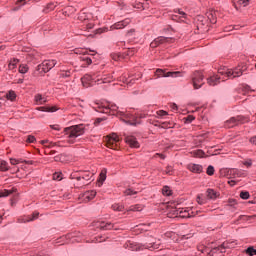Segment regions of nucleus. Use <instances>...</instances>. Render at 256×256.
<instances>
[{"instance_id": "obj_6", "label": "nucleus", "mask_w": 256, "mask_h": 256, "mask_svg": "<svg viewBox=\"0 0 256 256\" xmlns=\"http://www.w3.org/2000/svg\"><path fill=\"white\" fill-rule=\"evenodd\" d=\"M203 79H205L203 72L195 71L192 74V85L194 89H201L203 85H205V82L203 81Z\"/></svg>"}, {"instance_id": "obj_18", "label": "nucleus", "mask_w": 256, "mask_h": 256, "mask_svg": "<svg viewBox=\"0 0 256 256\" xmlns=\"http://www.w3.org/2000/svg\"><path fill=\"white\" fill-rule=\"evenodd\" d=\"M36 109L37 111H42L44 113H55V111H59V108L57 106H42Z\"/></svg>"}, {"instance_id": "obj_25", "label": "nucleus", "mask_w": 256, "mask_h": 256, "mask_svg": "<svg viewBox=\"0 0 256 256\" xmlns=\"http://www.w3.org/2000/svg\"><path fill=\"white\" fill-rule=\"evenodd\" d=\"M237 125L243 124V123H249V119L245 116H237L235 117Z\"/></svg>"}, {"instance_id": "obj_24", "label": "nucleus", "mask_w": 256, "mask_h": 256, "mask_svg": "<svg viewBox=\"0 0 256 256\" xmlns=\"http://www.w3.org/2000/svg\"><path fill=\"white\" fill-rule=\"evenodd\" d=\"M35 101L38 103V105H43V103H47V99L43 97L41 94H37L35 96Z\"/></svg>"}, {"instance_id": "obj_48", "label": "nucleus", "mask_w": 256, "mask_h": 256, "mask_svg": "<svg viewBox=\"0 0 256 256\" xmlns=\"http://www.w3.org/2000/svg\"><path fill=\"white\" fill-rule=\"evenodd\" d=\"M82 61H85V63L87 65H91L93 63V60H91V58L85 56V57H82Z\"/></svg>"}, {"instance_id": "obj_55", "label": "nucleus", "mask_w": 256, "mask_h": 256, "mask_svg": "<svg viewBox=\"0 0 256 256\" xmlns=\"http://www.w3.org/2000/svg\"><path fill=\"white\" fill-rule=\"evenodd\" d=\"M107 179V176L105 175V173L101 172L100 173V181H105Z\"/></svg>"}, {"instance_id": "obj_21", "label": "nucleus", "mask_w": 256, "mask_h": 256, "mask_svg": "<svg viewBox=\"0 0 256 256\" xmlns=\"http://www.w3.org/2000/svg\"><path fill=\"white\" fill-rule=\"evenodd\" d=\"M206 195H207L208 199H217L219 197V193H217L213 189H208L206 191Z\"/></svg>"}, {"instance_id": "obj_60", "label": "nucleus", "mask_w": 256, "mask_h": 256, "mask_svg": "<svg viewBox=\"0 0 256 256\" xmlns=\"http://www.w3.org/2000/svg\"><path fill=\"white\" fill-rule=\"evenodd\" d=\"M228 183H229V185H230L231 187H233L236 182H235V180H230V181H228Z\"/></svg>"}, {"instance_id": "obj_41", "label": "nucleus", "mask_w": 256, "mask_h": 256, "mask_svg": "<svg viewBox=\"0 0 256 256\" xmlns=\"http://www.w3.org/2000/svg\"><path fill=\"white\" fill-rule=\"evenodd\" d=\"M206 173L207 175H210V176L215 175V168L212 165L208 166Z\"/></svg>"}, {"instance_id": "obj_16", "label": "nucleus", "mask_w": 256, "mask_h": 256, "mask_svg": "<svg viewBox=\"0 0 256 256\" xmlns=\"http://www.w3.org/2000/svg\"><path fill=\"white\" fill-rule=\"evenodd\" d=\"M125 142L130 147L134 149H139V142L137 141V138H135V136H125Z\"/></svg>"}, {"instance_id": "obj_29", "label": "nucleus", "mask_w": 256, "mask_h": 256, "mask_svg": "<svg viewBox=\"0 0 256 256\" xmlns=\"http://www.w3.org/2000/svg\"><path fill=\"white\" fill-rule=\"evenodd\" d=\"M127 211H143V206L140 204L130 206Z\"/></svg>"}, {"instance_id": "obj_2", "label": "nucleus", "mask_w": 256, "mask_h": 256, "mask_svg": "<svg viewBox=\"0 0 256 256\" xmlns=\"http://www.w3.org/2000/svg\"><path fill=\"white\" fill-rule=\"evenodd\" d=\"M65 135H67V143L73 145L77 137H81L85 133V126L83 124L70 126L64 129Z\"/></svg>"}, {"instance_id": "obj_9", "label": "nucleus", "mask_w": 256, "mask_h": 256, "mask_svg": "<svg viewBox=\"0 0 256 256\" xmlns=\"http://www.w3.org/2000/svg\"><path fill=\"white\" fill-rule=\"evenodd\" d=\"M166 43H173V38L160 36L151 42L150 47L155 49V47H159V45H165Z\"/></svg>"}, {"instance_id": "obj_45", "label": "nucleus", "mask_w": 256, "mask_h": 256, "mask_svg": "<svg viewBox=\"0 0 256 256\" xmlns=\"http://www.w3.org/2000/svg\"><path fill=\"white\" fill-rule=\"evenodd\" d=\"M36 139L35 136L29 135L27 136L26 143H35Z\"/></svg>"}, {"instance_id": "obj_14", "label": "nucleus", "mask_w": 256, "mask_h": 256, "mask_svg": "<svg viewBox=\"0 0 256 256\" xmlns=\"http://www.w3.org/2000/svg\"><path fill=\"white\" fill-rule=\"evenodd\" d=\"M37 219H39V212H34L32 215L18 218V223H31V221H37Z\"/></svg>"}, {"instance_id": "obj_1", "label": "nucleus", "mask_w": 256, "mask_h": 256, "mask_svg": "<svg viewBox=\"0 0 256 256\" xmlns=\"http://www.w3.org/2000/svg\"><path fill=\"white\" fill-rule=\"evenodd\" d=\"M246 71H247V66L245 65H238L237 67L232 69L223 67L218 70V73L221 76L219 75L210 76L207 79V83L208 85H210V87H215V85H219L221 81H227V79H237V77H241V75H243V73H245Z\"/></svg>"}, {"instance_id": "obj_8", "label": "nucleus", "mask_w": 256, "mask_h": 256, "mask_svg": "<svg viewBox=\"0 0 256 256\" xmlns=\"http://www.w3.org/2000/svg\"><path fill=\"white\" fill-rule=\"evenodd\" d=\"M70 179H77L78 181H91V179H93V173L89 171L73 172L70 175Z\"/></svg>"}, {"instance_id": "obj_51", "label": "nucleus", "mask_w": 256, "mask_h": 256, "mask_svg": "<svg viewBox=\"0 0 256 256\" xmlns=\"http://www.w3.org/2000/svg\"><path fill=\"white\" fill-rule=\"evenodd\" d=\"M193 121H195V117L193 115H189L186 118V123H193Z\"/></svg>"}, {"instance_id": "obj_28", "label": "nucleus", "mask_w": 256, "mask_h": 256, "mask_svg": "<svg viewBox=\"0 0 256 256\" xmlns=\"http://www.w3.org/2000/svg\"><path fill=\"white\" fill-rule=\"evenodd\" d=\"M247 5H249V0H238L235 8L239 9V7H247Z\"/></svg>"}, {"instance_id": "obj_59", "label": "nucleus", "mask_w": 256, "mask_h": 256, "mask_svg": "<svg viewBox=\"0 0 256 256\" xmlns=\"http://www.w3.org/2000/svg\"><path fill=\"white\" fill-rule=\"evenodd\" d=\"M154 157H160V159H165V155L159 153L155 154Z\"/></svg>"}, {"instance_id": "obj_44", "label": "nucleus", "mask_w": 256, "mask_h": 256, "mask_svg": "<svg viewBox=\"0 0 256 256\" xmlns=\"http://www.w3.org/2000/svg\"><path fill=\"white\" fill-rule=\"evenodd\" d=\"M99 81H101L102 83H111V78H98L97 80H95V83H99Z\"/></svg>"}, {"instance_id": "obj_4", "label": "nucleus", "mask_w": 256, "mask_h": 256, "mask_svg": "<svg viewBox=\"0 0 256 256\" xmlns=\"http://www.w3.org/2000/svg\"><path fill=\"white\" fill-rule=\"evenodd\" d=\"M117 117H120V119H122V121H124V123H126L127 125H132L134 127L139 125L137 117H135L133 114L129 112L119 111L117 112Z\"/></svg>"}, {"instance_id": "obj_46", "label": "nucleus", "mask_w": 256, "mask_h": 256, "mask_svg": "<svg viewBox=\"0 0 256 256\" xmlns=\"http://www.w3.org/2000/svg\"><path fill=\"white\" fill-rule=\"evenodd\" d=\"M240 197H241V199H249V192H247V191H242V192L240 193Z\"/></svg>"}, {"instance_id": "obj_23", "label": "nucleus", "mask_w": 256, "mask_h": 256, "mask_svg": "<svg viewBox=\"0 0 256 256\" xmlns=\"http://www.w3.org/2000/svg\"><path fill=\"white\" fill-rule=\"evenodd\" d=\"M0 171H9V163L3 159H0Z\"/></svg>"}, {"instance_id": "obj_19", "label": "nucleus", "mask_w": 256, "mask_h": 256, "mask_svg": "<svg viewBox=\"0 0 256 256\" xmlns=\"http://www.w3.org/2000/svg\"><path fill=\"white\" fill-rule=\"evenodd\" d=\"M97 195V192L95 190L87 191L83 194V199L86 202H89L93 199H95V196Z\"/></svg>"}, {"instance_id": "obj_10", "label": "nucleus", "mask_w": 256, "mask_h": 256, "mask_svg": "<svg viewBox=\"0 0 256 256\" xmlns=\"http://www.w3.org/2000/svg\"><path fill=\"white\" fill-rule=\"evenodd\" d=\"M57 65V60H46L39 65V70L43 71L44 73H49L53 67Z\"/></svg>"}, {"instance_id": "obj_13", "label": "nucleus", "mask_w": 256, "mask_h": 256, "mask_svg": "<svg viewBox=\"0 0 256 256\" xmlns=\"http://www.w3.org/2000/svg\"><path fill=\"white\" fill-rule=\"evenodd\" d=\"M97 79V76H95V73L93 74H86L81 78L83 87H91V82L95 81Z\"/></svg>"}, {"instance_id": "obj_47", "label": "nucleus", "mask_w": 256, "mask_h": 256, "mask_svg": "<svg viewBox=\"0 0 256 256\" xmlns=\"http://www.w3.org/2000/svg\"><path fill=\"white\" fill-rule=\"evenodd\" d=\"M157 115L159 117H165L166 115H169V113H167V111H165V110H159V111H157Z\"/></svg>"}, {"instance_id": "obj_43", "label": "nucleus", "mask_w": 256, "mask_h": 256, "mask_svg": "<svg viewBox=\"0 0 256 256\" xmlns=\"http://www.w3.org/2000/svg\"><path fill=\"white\" fill-rule=\"evenodd\" d=\"M124 195H137V191H134L131 188H128L124 191Z\"/></svg>"}, {"instance_id": "obj_39", "label": "nucleus", "mask_w": 256, "mask_h": 256, "mask_svg": "<svg viewBox=\"0 0 256 256\" xmlns=\"http://www.w3.org/2000/svg\"><path fill=\"white\" fill-rule=\"evenodd\" d=\"M193 155L195 156V157H204L205 156V152H203V150H196V151H194L193 152Z\"/></svg>"}, {"instance_id": "obj_34", "label": "nucleus", "mask_w": 256, "mask_h": 256, "mask_svg": "<svg viewBox=\"0 0 256 256\" xmlns=\"http://www.w3.org/2000/svg\"><path fill=\"white\" fill-rule=\"evenodd\" d=\"M54 181H61L63 179V173L56 172L53 174Z\"/></svg>"}, {"instance_id": "obj_22", "label": "nucleus", "mask_w": 256, "mask_h": 256, "mask_svg": "<svg viewBox=\"0 0 256 256\" xmlns=\"http://www.w3.org/2000/svg\"><path fill=\"white\" fill-rule=\"evenodd\" d=\"M19 63V59L17 58H13L9 64H8V68L10 71H15V69H17V65Z\"/></svg>"}, {"instance_id": "obj_26", "label": "nucleus", "mask_w": 256, "mask_h": 256, "mask_svg": "<svg viewBox=\"0 0 256 256\" xmlns=\"http://www.w3.org/2000/svg\"><path fill=\"white\" fill-rule=\"evenodd\" d=\"M144 247L145 249H150V251H153L155 249H159V244L157 242H153L150 244H145Z\"/></svg>"}, {"instance_id": "obj_52", "label": "nucleus", "mask_w": 256, "mask_h": 256, "mask_svg": "<svg viewBox=\"0 0 256 256\" xmlns=\"http://www.w3.org/2000/svg\"><path fill=\"white\" fill-rule=\"evenodd\" d=\"M111 57L114 61H119V59H121V55L120 54H111Z\"/></svg>"}, {"instance_id": "obj_37", "label": "nucleus", "mask_w": 256, "mask_h": 256, "mask_svg": "<svg viewBox=\"0 0 256 256\" xmlns=\"http://www.w3.org/2000/svg\"><path fill=\"white\" fill-rule=\"evenodd\" d=\"M29 71V67L27 65L22 64L19 66V73L25 74Z\"/></svg>"}, {"instance_id": "obj_27", "label": "nucleus", "mask_w": 256, "mask_h": 256, "mask_svg": "<svg viewBox=\"0 0 256 256\" xmlns=\"http://www.w3.org/2000/svg\"><path fill=\"white\" fill-rule=\"evenodd\" d=\"M126 247H128V249H130V251H139L141 249V247L137 246V244L131 243V242H128L126 244Z\"/></svg>"}, {"instance_id": "obj_7", "label": "nucleus", "mask_w": 256, "mask_h": 256, "mask_svg": "<svg viewBox=\"0 0 256 256\" xmlns=\"http://www.w3.org/2000/svg\"><path fill=\"white\" fill-rule=\"evenodd\" d=\"M94 109L95 111H98V113H110L111 115H116V116H117V113H119L118 111L119 107L114 103H108L107 106H98Z\"/></svg>"}, {"instance_id": "obj_50", "label": "nucleus", "mask_w": 256, "mask_h": 256, "mask_svg": "<svg viewBox=\"0 0 256 256\" xmlns=\"http://www.w3.org/2000/svg\"><path fill=\"white\" fill-rule=\"evenodd\" d=\"M41 144L45 147H51V145H53L52 142H49V140H42Z\"/></svg>"}, {"instance_id": "obj_33", "label": "nucleus", "mask_w": 256, "mask_h": 256, "mask_svg": "<svg viewBox=\"0 0 256 256\" xmlns=\"http://www.w3.org/2000/svg\"><path fill=\"white\" fill-rule=\"evenodd\" d=\"M15 190H4L0 192V197H9V195L13 194Z\"/></svg>"}, {"instance_id": "obj_63", "label": "nucleus", "mask_w": 256, "mask_h": 256, "mask_svg": "<svg viewBox=\"0 0 256 256\" xmlns=\"http://www.w3.org/2000/svg\"><path fill=\"white\" fill-rule=\"evenodd\" d=\"M179 15H181V17H185L186 14L185 12L179 10Z\"/></svg>"}, {"instance_id": "obj_61", "label": "nucleus", "mask_w": 256, "mask_h": 256, "mask_svg": "<svg viewBox=\"0 0 256 256\" xmlns=\"http://www.w3.org/2000/svg\"><path fill=\"white\" fill-rule=\"evenodd\" d=\"M23 163H26V165H33V161H26V160H23Z\"/></svg>"}, {"instance_id": "obj_11", "label": "nucleus", "mask_w": 256, "mask_h": 256, "mask_svg": "<svg viewBox=\"0 0 256 256\" xmlns=\"http://www.w3.org/2000/svg\"><path fill=\"white\" fill-rule=\"evenodd\" d=\"M179 75H181V72H165L163 69H157L155 71L156 79L161 77H179Z\"/></svg>"}, {"instance_id": "obj_56", "label": "nucleus", "mask_w": 256, "mask_h": 256, "mask_svg": "<svg viewBox=\"0 0 256 256\" xmlns=\"http://www.w3.org/2000/svg\"><path fill=\"white\" fill-rule=\"evenodd\" d=\"M133 33H135V29H130L126 35L127 37H132Z\"/></svg>"}, {"instance_id": "obj_38", "label": "nucleus", "mask_w": 256, "mask_h": 256, "mask_svg": "<svg viewBox=\"0 0 256 256\" xmlns=\"http://www.w3.org/2000/svg\"><path fill=\"white\" fill-rule=\"evenodd\" d=\"M245 253H246L247 255L253 256V255H256V250H255V248H253V247H248V248L245 250Z\"/></svg>"}, {"instance_id": "obj_12", "label": "nucleus", "mask_w": 256, "mask_h": 256, "mask_svg": "<svg viewBox=\"0 0 256 256\" xmlns=\"http://www.w3.org/2000/svg\"><path fill=\"white\" fill-rule=\"evenodd\" d=\"M93 227L100 229L101 231H109L113 229V224H111V222L96 221L93 222Z\"/></svg>"}, {"instance_id": "obj_3", "label": "nucleus", "mask_w": 256, "mask_h": 256, "mask_svg": "<svg viewBox=\"0 0 256 256\" xmlns=\"http://www.w3.org/2000/svg\"><path fill=\"white\" fill-rule=\"evenodd\" d=\"M81 241V233L73 232L60 237L56 243H61V245H64V243H81Z\"/></svg>"}, {"instance_id": "obj_64", "label": "nucleus", "mask_w": 256, "mask_h": 256, "mask_svg": "<svg viewBox=\"0 0 256 256\" xmlns=\"http://www.w3.org/2000/svg\"><path fill=\"white\" fill-rule=\"evenodd\" d=\"M184 213H187V214L182 215V217H189L190 214L187 212V210H185Z\"/></svg>"}, {"instance_id": "obj_62", "label": "nucleus", "mask_w": 256, "mask_h": 256, "mask_svg": "<svg viewBox=\"0 0 256 256\" xmlns=\"http://www.w3.org/2000/svg\"><path fill=\"white\" fill-rule=\"evenodd\" d=\"M102 121H103V119L98 118V119L95 121V124H96V125H99V123H101Z\"/></svg>"}, {"instance_id": "obj_35", "label": "nucleus", "mask_w": 256, "mask_h": 256, "mask_svg": "<svg viewBox=\"0 0 256 256\" xmlns=\"http://www.w3.org/2000/svg\"><path fill=\"white\" fill-rule=\"evenodd\" d=\"M112 209L113 211H123V209H125V206L121 204H113Z\"/></svg>"}, {"instance_id": "obj_58", "label": "nucleus", "mask_w": 256, "mask_h": 256, "mask_svg": "<svg viewBox=\"0 0 256 256\" xmlns=\"http://www.w3.org/2000/svg\"><path fill=\"white\" fill-rule=\"evenodd\" d=\"M93 27H95V25L92 24V23H89L88 25H86V29H87V30L93 29Z\"/></svg>"}, {"instance_id": "obj_17", "label": "nucleus", "mask_w": 256, "mask_h": 256, "mask_svg": "<svg viewBox=\"0 0 256 256\" xmlns=\"http://www.w3.org/2000/svg\"><path fill=\"white\" fill-rule=\"evenodd\" d=\"M187 170L191 171V173H203V166L199 164H188Z\"/></svg>"}, {"instance_id": "obj_57", "label": "nucleus", "mask_w": 256, "mask_h": 256, "mask_svg": "<svg viewBox=\"0 0 256 256\" xmlns=\"http://www.w3.org/2000/svg\"><path fill=\"white\" fill-rule=\"evenodd\" d=\"M198 251L202 252V253H205V251H207V248L204 247V246H199L198 247Z\"/></svg>"}, {"instance_id": "obj_5", "label": "nucleus", "mask_w": 256, "mask_h": 256, "mask_svg": "<svg viewBox=\"0 0 256 256\" xmlns=\"http://www.w3.org/2000/svg\"><path fill=\"white\" fill-rule=\"evenodd\" d=\"M119 136L117 134H112L104 138V143L108 149H114L117 151L119 149Z\"/></svg>"}, {"instance_id": "obj_15", "label": "nucleus", "mask_w": 256, "mask_h": 256, "mask_svg": "<svg viewBox=\"0 0 256 256\" xmlns=\"http://www.w3.org/2000/svg\"><path fill=\"white\" fill-rule=\"evenodd\" d=\"M129 23H131V19L126 18L122 21L116 22L115 24H113L110 27V31H115V29H125V27H127V25H129Z\"/></svg>"}, {"instance_id": "obj_30", "label": "nucleus", "mask_w": 256, "mask_h": 256, "mask_svg": "<svg viewBox=\"0 0 256 256\" xmlns=\"http://www.w3.org/2000/svg\"><path fill=\"white\" fill-rule=\"evenodd\" d=\"M6 98H7L9 101H15V99H17V94H15V91H9V92L6 94Z\"/></svg>"}, {"instance_id": "obj_42", "label": "nucleus", "mask_w": 256, "mask_h": 256, "mask_svg": "<svg viewBox=\"0 0 256 256\" xmlns=\"http://www.w3.org/2000/svg\"><path fill=\"white\" fill-rule=\"evenodd\" d=\"M10 163L12 165H19V163H23V159L10 158Z\"/></svg>"}, {"instance_id": "obj_32", "label": "nucleus", "mask_w": 256, "mask_h": 256, "mask_svg": "<svg viewBox=\"0 0 256 256\" xmlns=\"http://www.w3.org/2000/svg\"><path fill=\"white\" fill-rule=\"evenodd\" d=\"M197 203L199 205H205V203H207V200L205 199L203 194H200V195L197 196Z\"/></svg>"}, {"instance_id": "obj_20", "label": "nucleus", "mask_w": 256, "mask_h": 256, "mask_svg": "<svg viewBox=\"0 0 256 256\" xmlns=\"http://www.w3.org/2000/svg\"><path fill=\"white\" fill-rule=\"evenodd\" d=\"M235 126H237V118L235 117H232L225 122V127H227L228 129H231Z\"/></svg>"}, {"instance_id": "obj_53", "label": "nucleus", "mask_w": 256, "mask_h": 256, "mask_svg": "<svg viewBox=\"0 0 256 256\" xmlns=\"http://www.w3.org/2000/svg\"><path fill=\"white\" fill-rule=\"evenodd\" d=\"M243 165H245L246 167H251L253 165V162L251 160H246L243 162Z\"/></svg>"}, {"instance_id": "obj_49", "label": "nucleus", "mask_w": 256, "mask_h": 256, "mask_svg": "<svg viewBox=\"0 0 256 256\" xmlns=\"http://www.w3.org/2000/svg\"><path fill=\"white\" fill-rule=\"evenodd\" d=\"M166 175H172L173 173V167L167 166L165 170Z\"/></svg>"}, {"instance_id": "obj_36", "label": "nucleus", "mask_w": 256, "mask_h": 256, "mask_svg": "<svg viewBox=\"0 0 256 256\" xmlns=\"http://www.w3.org/2000/svg\"><path fill=\"white\" fill-rule=\"evenodd\" d=\"M230 175H232L233 177H241V171L238 169H231Z\"/></svg>"}, {"instance_id": "obj_54", "label": "nucleus", "mask_w": 256, "mask_h": 256, "mask_svg": "<svg viewBox=\"0 0 256 256\" xmlns=\"http://www.w3.org/2000/svg\"><path fill=\"white\" fill-rule=\"evenodd\" d=\"M170 107H171L172 111H177V109H179L177 104H175V103L170 104Z\"/></svg>"}, {"instance_id": "obj_31", "label": "nucleus", "mask_w": 256, "mask_h": 256, "mask_svg": "<svg viewBox=\"0 0 256 256\" xmlns=\"http://www.w3.org/2000/svg\"><path fill=\"white\" fill-rule=\"evenodd\" d=\"M162 194L169 197L172 194L171 188H169V186H164L162 188Z\"/></svg>"}, {"instance_id": "obj_40", "label": "nucleus", "mask_w": 256, "mask_h": 256, "mask_svg": "<svg viewBox=\"0 0 256 256\" xmlns=\"http://www.w3.org/2000/svg\"><path fill=\"white\" fill-rule=\"evenodd\" d=\"M60 77H62V79H65L67 77H71V71H62L60 72Z\"/></svg>"}]
</instances>
